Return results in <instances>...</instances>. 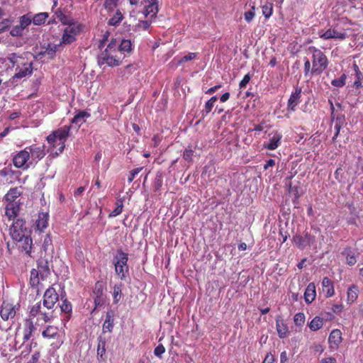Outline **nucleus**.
<instances>
[{"label": "nucleus", "mask_w": 363, "mask_h": 363, "mask_svg": "<svg viewBox=\"0 0 363 363\" xmlns=\"http://www.w3.org/2000/svg\"><path fill=\"white\" fill-rule=\"evenodd\" d=\"M308 52L311 55V60L306 59L303 66L305 77L318 76L322 74L328 67L330 61L325 54L319 48L315 46H309Z\"/></svg>", "instance_id": "obj_1"}, {"label": "nucleus", "mask_w": 363, "mask_h": 363, "mask_svg": "<svg viewBox=\"0 0 363 363\" xmlns=\"http://www.w3.org/2000/svg\"><path fill=\"white\" fill-rule=\"evenodd\" d=\"M125 55L118 50V43L116 40H112L107 48L99 55L98 63L100 65H107L109 67L119 66Z\"/></svg>", "instance_id": "obj_2"}, {"label": "nucleus", "mask_w": 363, "mask_h": 363, "mask_svg": "<svg viewBox=\"0 0 363 363\" xmlns=\"http://www.w3.org/2000/svg\"><path fill=\"white\" fill-rule=\"evenodd\" d=\"M347 23L352 24L351 21H348L347 18L340 19L325 32L320 33L319 37L323 40L335 39L343 41L348 37L347 31L350 30L345 27Z\"/></svg>", "instance_id": "obj_3"}, {"label": "nucleus", "mask_w": 363, "mask_h": 363, "mask_svg": "<svg viewBox=\"0 0 363 363\" xmlns=\"http://www.w3.org/2000/svg\"><path fill=\"white\" fill-rule=\"evenodd\" d=\"M21 191L18 188L11 189L6 195L8 203L6 207V214L9 218H16L20 216L21 211Z\"/></svg>", "instance_id": "obj_4"}, {"label": "nucleus", "mask_w": 363, "mask_h": 363, "mask_svg": "<svg viewBox=\"0 0 363 363\" xmlns=\"http://www.w3.org/2000/svg\"><path fill=\"white\" fill-rule=\"evenodd\" d=\"M128 261V254L122 250H118L113 257V264L116 274L121 280H125L129 274Z\"/></svg>", "instance_id": "obj_5"}, {"label": "nucleus", "mask_w": 363, "mask_h": 363, "mask_svg": "<svg viewBox=\"0 0 363 363\" xmlns=\"http://www.w3.org/2000/svg\"><path fill=\"white\" fill-rule=\"evenodd\" d=\"M71 128V125H65L61 128H58L52 131V133L47 137L48 143L53 147L56 146L57 140L60 141V146L57 150L58 152H57V154L62 153L64 151L65 147V141L69 135Z\"/></svg>", "instance_id": "obj_6"}, {"label": "nucleus", "mask_w": 363, "mask_h": 363, "mask_svg": "<svg viewBox=\"0 0 363 363\" xmlns=\"http://www.w3.org/2000/svg\"><path fill=\"white\" fill-rule=\"evenodd\" d=\"M45 155L43 147L33 145L24 149V169L28 168L33 163H36Z\"/></svg>", "instance_id": "obj_7"}, {"label": "nucleus", "mask_w": 363, "mask_h": 363, "mask_svg": "<svg viewBox=\"0 0 363 363\" xmlns=\"http://www.w3.org/2000/svg\"><path fill=\"white\" fill-rule=\"evenodd\" d=\"M40 308V301H38L30 308L29 318L24 322V340H28L30 337L32 333L35 330V327L33 320L38 314H39Z\"/></svg>", "instance_id": "obj_8"}, {"label": "nucleus", "mask_w": 363, "mask_h": 363, "mask_svg": "<svg viewBox=\"0 0 363 363\" xmlns=\"http://www.w3.org/2000/svg\"><path fill=\"white\" fill-rule=\"evenodd\" d=\"M10 235L13 242H8L9 250L14 247V244L16 245L23 240V220L17 218L10 228Z\"/></svg>", "instance_id": "obj_9"}, {"label": "nucleus", "mask_w": 363, "mask_h": 363, "mask_svg": "<svg viewBox=\"0 0 363 363\" xmlns=\"http://www.w3.org/2000/svg\"><path fill=\"white\" fill-rule=\"evenodd\" d=\"M59 300V294L53 286H50L44 293L43 295V306L48 309L54 308L55 303Z\"/></svg>", "instance_id": "obj_10"}, {"label": "nucleus", "mask_w": 363, "mask_h": 363, "mask_svg": "<svg viewBox=\"0 0 363 363\" xmlns=\"http://www.w3.org/2000/svg\"><path fill=\"white\" fill-rule=\"evenodd\" d=\"M293 240L299 249L303 250L306 246H311L315 242V236L306 231L303 235H296Z\"/></svg>", "instance_id": "obj_11"}, {"label": "nucleus", "mask_w": 363, "mask_h": 363, "mask_svg": "<svg viewBox=\"0 0 363 363\" xmlns=\"http://www.w3.org/2000/svg\"><path fill=\"white\" fill-rule=\"evenodd\" d=\"M20 308V305L18 304V308H16V305H13L9 301H4L1 305V308L0 311V315L3 320H7L9 318H14L16 310H18Z\"/></svg>", "instance_id": "obj_12"}, {"label": "nucleus", "mask_w": 363, "mask_h": 363, "mask_svg": "<svg viewBox=\"0 0 363 363\" xmlns=\"http://www.w3.org/2000/svg\"><path fill=\"white\" fill-rule=\"evenodd\" d=\"M301 88L296 87L295 91L291 93L288 102H287V111L290 113L296 111V107L301 101Z\"/></svg>", "instance_id": "obj_13"}, {"label": "nucleus", "mask_w": 363, "mask_h": 363, "mask_svg": "<svg viewBox=\"0 0 363 363\" xmlns=\"http://www.w3.org/2000/svg\"><path fill=\"white\" fill-rule=\"evenodd\" d=\"M146 4L144 7V14L146 17L150 16V19L155 18L159 11L158 1L145 0Z\"/></svg>", "instance_id": "obj_14"}, {"label": "nucleus", "mask_w": 363, "mask_h": 363, "mask_svg": "<svg viewBox=\"0 0 363 363\" xmlns=\"http://www.w3.org/2000/svg\"><path fill=\"white\" fill-rule=\"evenodd\" d=\"M269 143L267 144H264V146L267 150H274L280 145L282 135L278 131H273L269 134Z\"/></svg>", "instance_id": "obj_15"}, {"label": "nucleus", "mask_w": 363, "mask_h": 363, "mask_svg": "<svg viewBox=\"0 0 363 363\" xmlns=\"http://www.w3.org/2000/svg\"><path fill=\"white\" fill-rule=\"evenodd\" d=\"M342 333L339 329H334L330 333L328 337L329 347L331 350H337L342 342Z\"/></svg>", "instance_id": "obj_16"}, {"label": "nucleus", "mask_w": 363, "mask_h": 363, "mask_svg": "<svg viewBox=\"0 0 363 363\" xmlns=\"http://www.w3.org/2000/svg\"><path fill=\"white\" fill-rule=\"evenodd\" d=\"M114 312L109 310L106 313V318L102 325L103 333H112L114 327Z\"/></svg>", "instance_id": "obj_17"}, {"label": "nucleus", "mask_w": 363, "mask_h": 363, "mask_svg": "<svg viewBox=\"0 0 363 363\" xmlns=\"http://www.w3.org/2000/svg\"><path fill=\"white\" fill-rule=\"evenodd\" d=\"M74 41H76V38H74L73 35L69 34L65 30H63V33L61 37L60 43L58 45H55L53 46V48L51 49V50L53 52H55L62 45H71Z\"/></svg>", "instance_id": "obj_18"}, {"label": "nucleus", "mask_w": 363, "mask_h": 363, "mask_svg": "<svg viewBox=\"0 0 363 363\" xmlns=\"http://www.w3.org/2000/svg\"><path fill=\"white\" fill-rule=\"evenodd\" d=\"M84 28V26L79 23L77 21H74L70 24L67 25L66 28H65V30L69 34L73 35L74 38L77 37L82 33Z\"/></svg>", "instance_id": "obj_19"}, {"label": "nucleus", "mask_w": 363, "mask_h": 363, "mask_svg": "<svg viewBox=\"0 0 363 363\" xmlns=\"http://www.w3.org/2000/svg\"><path fill=\"white\" fill-rule=\"evenodd\" d=\"M276 329L280 338H285L289 332V328L281 317L276 318Z\"/></svg>", "instance_id": "obj_20"}, {"label": "nucleus", "mask_w": 363, "mask_h": 363, "mask_svg": "<svg viewBox=\"0 0 363 363\" xmlns=\"http://www.w3.org/2000/svg\"><path fill=\"white\" fill-rule=\"evenodd\" d=\"M316 297L315 285L313 282L310 283L304 292V299L307 303H312Z\"/></svg>", "instance_id": "obj_21"}, {"label": "nucleus", "mask_w": 363, "mask_h": 363, "mask_svg": "<svg viewBox=\"0 0 363 363\" xmlns=\"http://www.w3.org/2000/svg\"><path fill=\"white\" fill-rule=\"evenodd\" d=\"M342 255L345 257L346 263L350 266H353L357 262V256L352 247H347L342 252Z\"/></svg>", "instance_id": "obj_22"}, {"label": "nucleus", "mask_w": 363, "mask_h": 363, "mask_svg": "<svg viewBox=\"0 0 363 363\" xmlns=\"http://www.w3.org/2000/svg\"><path fill=\"white\" fill-rule=\"evenodd\" d=\"M91 116L90 113L82 110L79 111L71 120V123L77 124L79 127L86 122V118Z\"/></svg>", "instance_id": "obj_23"}, {"label": "nucleus", "mask_w": 363, "mask_h": 363, "mask_svg": "<svg viewBox=\"0 0 363 363\" xmlns=\"http://www.w3.org/2000/svg\"><path fill=\"white\" fill-rule=\"evenodd\" d=\"M322 286L323 291L326 293V297L329 298L335 294L333 282L328 277H324L323 279Z\"/></svg>", "instance_id": "obj_24"}, {"label": "nucleus", "mask_w": 363, "mask_h": 363, "mask_svg": "<svg viewBox=\"0 0 363 363\" xmlns=\"http://www.w3.org/2000/svg\"><path fill=\"white\" fill-rule=\"evenodd\" d=\"M98 345H97V357L99 359L104 360L106 354V341L105 337L99 335L98 337Z\"/></svg>", "instance_id": "obj_25"}, {"label": "nucleus", "mask_w": 363, "mask_h": 363, "mask_svg": "<svg viewBox=\"0 0 363 363\" xmlns=\"http://www.w3.org/2000/svg\"><path fill=\"white\" fill-rule=\"evenodd\" d=\"M48 218L49 215L48 213L42 212L38 213V218L36 220V227L39 230L43 231L48 227Z\"/></svg>", "instance_id": "obj_26"}, {"label": "nucleus", "mask_w": 363, "mask_h": 363, "mask_svg": "<svg viewBox=\"0 0 363 363\" xmlns=\"http://www.w3.org/2000/svg\"><path fill=\"white\" fill-rule=\"evenodd\" d=\"M328 103L330 104V111H331L332 121H335V123H345V115L342 113H339L335 112L334 104L331 100H328Z\"/></svg>", "instance_id": "obj_27"}, {"label": "nucleus", "mask_w": 363, "mask_h": 363, "mask_svg": "<svg viewBox=\"0 0 363 363\" xmlns=\"http://www.w3.org/2000/svg\"><path fill=\"white\" fill-rule=\"evenodd\" d=\"M58 328L54 325H48L45 330L43 331L42 335L45 338L55 339L58 336Z\"/></svg>", "instance_id": "obj_28"}, {"label": "nucleus", "mask_w": 363, "mask_h": 363, "mask_svg": "<svg viewBox=\"0 0 363 363\" xmlns=\"http://www.w3.org/2000/svg\"><path fill=\"white\" fill-rule=\"evenodd\" d=\"M217 99V97L214 96H212L208 101L206 102L204 108L201 111L202 118L206 117L212 111Z\"/></svg>", "instance_id": "obj_29"}, {"label": "nucleus", "mask_w": 363, "mask_h": 363, "mask_svg": "<svg viewBox=\"0 0 363 363\" xmlns=\"http://www.w3.org/2000/svg\"><path fill=\"white\" fill-rule=\"evenodd\" d=\"M118 48L121 52L125 55V57L127 54L131 52L132 44L130 40H123L119 45L118 44Z\"/></svg>", "instance_id": "obj_30"}, {"label": "nucleus", "mask_w": 363, "mask_h": 363, "mask_svg": "<svg viewBox=\"0 0 363 363\" xmlns=\"http://www.w3.org/2000/svg\"><path fill=\"white\" fill-rule=\"evenodd\" d=\"M358 291V287L355 285H352L348 288L347 299L349 303H354L357 300Z\"/></svg>", "instance_id": "obj_31"}, {"label": "nucleus", "mask_w": 363, "mask_h": 363, "mask_svg": "<svg viewBox=\"0 0 363 363\" xmlns=\"http://www.w3.org/2000/svg\"><path fill=\"white\" fill-rule=\"evenodd\" d=\"M323 325V319L319 316H315L308 323V327L312 331L320 330Z\"/></svg>", "instance_id": "obj_32"}, {"label": "nucleus", "mask_w": 363, "mask_h": 363, "mask_svg": "<svg viewBox=\"0 0 363 363\" xmlns=\"http://www.w3.org/2000/svg\"><path fill=\"white\" fill-rule=\"evenodd\" d=\"M55 15L63 25L67 26L74 21L72 18L66 16L61 9H57Z\"/></svg>", "instance_id": "obj_33"}, {"label": "nucleus", "mask_w": 363, "mask_h": 363, "mask_svg": "<svg viewBox=\"0 0 363 363\" xmlns=\"http://www.w3.org/2000/svg\"><path fill=\"white\" fill-rule=\"evenodd\" d=\"M48 16L49 14L47 12L39 13L33 17L32 21L35 25L40 26L45 23Z\"/></svg>", "instance_id": "obj_34"}, {"label": "nucleus", "mask_w": 363, "mask_h": 363, "mask_svg": "<svg viewBox=\"0 0 363 363\" xmlns=\"http://www.w3.org/2000/svg\"><path fill=\"white\" fill-rule=\"evenodd\" d=\"M122 297V284H115L113 286V303H117Z\"/></svg>", "instance_id": "obj_35"}, {"label": "nucleus", "mask_w": 363, "mask_h": 363, "mask_svg": "<svg viewBox=\"0 0 363 363\" xmlns=\"http://www.w3.org/2000/svg\"><path fill=\"white\" fill-rule=\"evenodd\" d=\"M262 14L267 19L273 13V4L269 1H267L264 5L262 6Z\"/></svg>", "instance_id": "obj_36"}, {"label": "nucleus", "mask_w": 363, "mask_h": 363, "mask_svg": "<svg viewBox=\"0 0 363 363\" xmlns=\"http://www.w3.org/2000/svg\"><path fill=\"white\" fill-rule=\"evenodd\" d=\"M123 208V201L121 199L116 202V208L110 213L109 217H116L121 214Z\"/></svg>", "instance_id": "obj_37"}, {"label": "nucleus", "mask_w": 363, "mask_h": 363, "mask_svg": "<svg viewBox=\"0 0 363 363\" xmlns=\"http://www.w3.org/2000/svg\"><path fill=\"white\" fill-rule=\"evenodd\" d=\"M40 279L38 271L33 269L30 272V284L31 286L34 287L39 284Z\"/></svg>", "instance_id": "obj_38"}, {"label": "nucleus", "mask_w": 363, "mask_h": 363, "mask_svg": "<svg viewBox=\"0 0 363 363\" xmlns=\"http://www.w3.org/2000/svg\"><path fill=\"white\" fill-rule=\"evenodd\" d=\"M347 75L342 74L339 78L334 79L332 80L331 84L335 87H342L346 84Z\"/></svg>", "instance_id": "obj_39"}, {"label": "nucleus", "mask_w": 363, "mask_h": 363, "mask_svg": "<svg viewBox=\"0 0 363 363\" xmlns=\"http://www.w3.org/2000/svg\"><path fill=\"white\" fill-rule=\"evenodd\" d=\"M19 26L13 28L10 32L13 36H19L23 33V16L19 17Z\"/></svg>", "instance_id": "obj_40"}, {"label": "nucleus", "mask_w": 363, "mask_h": 363, "mask_svg": "<svg viewBox=\"0 0 363 363\" xmlns=\"http://www.w3.org/2000/svg\"><path fill=\"white\" fill-rule=\"evenodd\" d=\"M123 18L121 11H117L115 15L108 20V24L111 26L118 25Z\"/></svg>", "instance_id": "obj_41"}, {"label": "nucleus", "mask_w": 363, "mask_h": 363, "mask_svg": "<svg viewBox=\"0 0 363 363\" xmlns=\"http://www.w3.org/2000/svg\"><path fill=\"white\" fill-rule=\"evenodd\" d=\"M32 239L30 237L24 235V251L26 253L31 257V249H32Z\"/></svg>", "instance_id": "obj_42"}, {"label": "nucleus", "mask_w": 363, "mask_h": 363, "mask_svg": "<svg viewBox=\"0 0 363 363\" xmlns=\"http://www.w3.org/2000/svg\"><path fill=\"white\" fill-rule=\"evenodd\" d=\"M197 57L196 52H189L187 55L182 57L181 59L178 60L177 64L181 65L188 61L193 60Z\"/></svg>", "instance_id": "obj_43"}, {"label": "nucleus", "mask_w": 363, "mask_h": 363, "mask_svg": "<svg viewBox=\"0 0 363 363\" xmlns=\"http://www.w3.org/2000/svg\"><path fill=\"white\" fill-rule=\"evenodd\" d=\"M61 311L65 313H71L72 311V303L67 299L62 300V303L60 305Z\"/></svg>", "instance_id": "obj_44"}, {"label": "nucleus", "mask_w": 363, "mask_h": 363, "mask_svg": "<svg viewBox=\"0 0 363 363\" xmlns=\"http://www.w3.org/2000/svg\"><path fill=\"white\" fill-rule=\"evenodd\" d=\"M306 317L303 313H298L294 317V323L297 326H302L305 323Z\"/></svg>", "instance_id": "obj_45"}, {"label": "nucleus", "mask_w": 363, "mask_h": 363, "mask_svg": "<svg viewBox=\"0 0 363 363\" xmlns=\"http://www.w3.org/2000/svg\"><path fill=\"white\" fill-rule=\"evenodd\" d=\"M255 5L252 6L250 10L245 12V13H244L245 20L247 23H250L255 18Z\"/></svg>", "instance_id": "obj_46"}, {"label": "nucleus", "mask_w": 363, "mask_h": 363, "mask_svg": "<svg viewBox=\"0 0 363 363\" xmlns=\"http://www.w3.org/2000/svg\"><path fill=\"white\" fill-rule=\"evenodd\" d=\"M104 291V284L102 281H96L94 286V293L98 298H101Z\"/></svg>", "instance_id": "obj_47"}, {"label": "nucleus", "mask_w": 363, "mask_h": 363, "mask_svg": "<svg viewBox=\"0 0 363 363\" xmlns=\"http://www.w3.org/2000/svg\"><path fill=\"white\" fill-rule=\"evenodd\" d=\"M13 164L16 167H23V150H21L13 159Z\"/></svg>", "instance_id": "obj_48"}, {"label": "nucleus", "mask_w": 363, "mask_h": 363, "mask_svg": "<svg viewBox=\"0 0 363 363\" xmlns=\"http://www.w3.org/2000/svg\"><path fill=\"white\" fill-rule=\"evenodd\" d=\"M194 151L191 149V147H189L186 148L183 152V158L189 162L192 161V157L194 155Z\"/></svg>", "instance_id": "obj_49"}, {"label": "nucleus", "mask_w": 363, "mask_h": 363, "mask_svg": "<svg viewBox=\"0 0 363 363\" xmlns=\"http://www.w3.org/2000/svg\"><path fill=\"white\" fill-rule=\"evenodd\" d=\"M143 169V167H137L133 169L130 172L128 178V182L129 183L132 182L133 180L135 179V176L138 175Z\"/></svg>", "instance_id": "obj_50"}, {"label": "nucleus", "mask_w": 363, "mask_h": 363, "mask_svg": "<svg viewBox=\"0 0 363 363\" xmlns=\"http://www.w3.org/2000/svg\"><path fill=\"white\" fill-rule=\"evenodd\" d=\"M151 26V21H139V23L137 24V27L139 28V29H143L144 30H147L150 28Z\"/></svg>", "instance_id": "obj_51"}, {"label": "nucleus", "mask_w": 363, "mask_h": 363, "mask_svg": "<svg viewBox=\"0 0 363 363\" xmlns=\"http://www.w3.org/2000/svg\"><path fill=\"white\" fill-rule=\"evenodd\" d=\"M52 246V240L50 235H47L43 241V249L45 251H47L50 247Z\"/></svg>", "instance_id": "obj_52"}, {"label": "nucleus", "mask_w": 363, "mask_h": 363, "mask_svg": "<svg viewBox=\"0 0 363 363\" xmlns=\"http://www.w3.org/2000/svg\"><path fill=\"white\" fill-rule=\"evenodd\" d=\"M250 79H251V75L249 73L245 74L239 84L240 88V89L245 88L247 84L250 82Z\"/></svg>", "instance_id": "obj_53"}, {"label": "nucleus", "mask_w": 363, "mask_h": 363, "mask_svg": "<svg viewBox=\"0 0 363 363\" xmlns=\"http://www.w3.org/2000/svg\"><path fill=\"white\" fill-rule=\"evenodd\" d=\"M164 352L165 348L162 344L158 345L154 350L155 355L158 357H161Z\"/></svg>", "instance_id": "obj_54"}, {"label": "nucleus", "mask_w": 363, "mask_h": 363, "mask_svg": "<svg viewBox=\"0 0 363 363\" xmlns=\"http://www.w3.org/2000/svg\"><path fill=\"white\" fill-rule=\"evenodd\" d=\"M118 0H105L104 7L108 10H112L116 6Z\"/></svg>", "instance_id": "obj_55"}, {"label": "nucleus", "mask_w": 363, "mask_h": 363, "mask_svg": "<svg viewBox=\"0 0 363 363\" xmlns=\"http://www.w3.org/2000/svg\"><path fill=\"white\" fill-rule=\"evenodd\" d=\"M21 57L20 56L16 55V54H12L11 56L9 57L10 62L13 65V66H15L16 65L17 66L18 62L21 60ZM19 67H17L16 69H18Z\"/></svg>", "instance_id": "obj_56"}, {"label": "nucleus", "mask_w": 363, "mask_h": 363, "mask_svg": "<svg viewBox=\"0 0 363 363\" xmlns=\"http://www.w3.org/2000/svg\"><path fill=\"white\" fill-rule=\"evenodd\" d=\"M162 186V179L160 175H157L154 182V187L155 190H159Z\"/></svg>", "instance_id": "obj_57"}, {"label": "nucleus", "mask_w": 363, "mask_h": 363, "mask_svg": "<svg viewBox=\"0 0 363 363\" xmlns=\"http://www.w3.org/2000/svg\"><path fill=\"white\" fill-rule=\"evenodd\" d=\"M108 36H109V33L108 31H106L104 34L102 39L99 40V45H98V48L99 49H101L102 48L104 47L106 41L108 40Z\"/></svg>", "instance_id": "obj_58"}, {"label": "nucleus", "mask_w": 363, "mask_h": 363, "mask_svg": "<svg viewBox=\"0 0 363 363\" xmlns=\"http://www.w3.org/2000/svg\"><path fill=\"white\" fill-rule=\"evenodd\" d=\"M343 125H344V123H335V133L334 136L333 137V139H332L333 141H335L336 140V138H337V136L339 135L340 129L342 128Z\"/></svg>", "instance_id": "obj_59"}, {"label": "nucleus", "mask_w": 363, "mask_h": 363, "mask_svg": "<svg viewBox=\"0 0 363 363\" xmlns=\"http://www.w3.org/2000/svg\"><path fill=\"white\" fill-rule=\"evenodd\" d=\"M40 358V353L38 352H35L33 354H32L30 359L28 360V363H38V359Z\"/></svg>", "instance_id": "obj_60"}, {"label": "nucleus", "mask_w": 363, "mask_h": 363, "mask_svg": "<svg viewBox=\"0 0 363 363\" xmlns=\"http://www.w3.org/2000/svg\"><path fill=\"white\" fill-rule=\"evenodd\" d=\"M274 362V355L272 353H267L262 363H273Z\"/></svg>", "instance_id": "obj_61"}, {"label": "nucleus", "mask_w": 363, "mask_h": 363, "mask_svg": "<svg viewBox=\"0 0 363 363\" xmlns=\"http://www.w3.org/2000/svg\"><path fill=\"white\" fill-rule=\"evenodd\" d=\"M343 309V306L342 304H335L332 307V311L335 313H340Z\"/></svg>", "instance_id": "obj_62"}, {"label": "nucleus", "mask_w": 363, "mask_h": 363, "mask_svg": "<svg viewBox=\"0 0 363 363\" xmlns=\"http://www.w3.org/2000/svg\"><path fill=\"white\" fill-rule=\"evenodd\" d=\"M221 86H222V85L220 84H218V85H216V86H212L210 89H208L207 91H206L205 93L206 94H212L214 92H216L218 89H219Z\"/></svg>", "instance_id": "obj_63"}, {"label": "nucleus", "mask_w": 363, "mask_h": 363, "mask_svg": "<svg viewBox=\"0 0 363 363\" xmlns=\"http://www.w3.org/2000/svg\"><path fill=\"white\" fill-rule=\"evenodd\" d=\"M320 363H337V361L335 357H330L323 359Z\"/></svg>", "instance_id": "obj_64"}]
</instances>
